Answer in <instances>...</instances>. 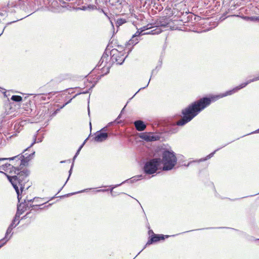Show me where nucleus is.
Here are the masks:
<instances>
[{"instance_id": "23", "label": "nucleus", "mask_w": 259, "mask_h": 259, "mask_svg": "<svg viewBox=\"0 0 259 259\" xmlns=\"http://www.w3.org/2000/svg\"><path fill=\"white\" fill-rule=\"evenodd\" d=\"M71 100H70L69 101V102H67L66 103H65V105H64L62 108H63V107H64L66 105H67L68 103H69V102L71 101Z\"/></svg>"}, {"instance_id": "1", "label": "nucleus", "mask_w": 259, "mask_h": 259, "mask_svg": "<svg viewBox=\"0 0 259 259\" xmlns=\"http://www.w3.org/2000/svg\"><path fill=\"white\" fill-rule=\"evenodd\" d=\"M258 80L259 75L251 79L247 80L246 82L241 84L240 85L234 88L233 90L226 92L224 94H222L215 97H211L210 98H204L194 102L183 111V117L177 122V124L178 125L182 126L191 120L198 114L200 111L209 105L210 104L211 101H215L218 98L232 95L241 89L244 88L248 84Z\"/></svg>"}, {"instance_id": "18", "label": "nucleus", "mask_w": 259, "mask_h": 259, "mask_svg": "<svg viewBox=\"0 0 259 259\" xmlns=\"http://www.w3.org/2000/svg\"><path fill=\"white\" fill-rule=\"evenodd\" d=\"M34 141L31 144L30 146V147H31L34 143H36V136H34Z\"/></svg>"}, {"instance_id": "5", "label": "nucleus", "mask_w": 259, "mask_h": 259, "mask_svg": "<svg viewBox=\"0 0 259 259\" xmlns=\"http://www.w3.org/2000/svg\"><path fill=\"white\" fill-rule=\"evenodd\" d=\"M161 169L162 166L160 158H154L147 162L144 167L145 172L148 174H154L157 170Z\"/></svg>"}, {"instance_id": "22", "label": "nucleus", "mask_w": 259, "mask_h": 259, "mask_svg": "<svg viewBox=\"0 0 259 259\" xmlns=\"http://www.w3.org/2000/svg\"><path fill=\"white\" fill-rule=\"evenodd\" d=\"M72 166H73V164L72 165V166L69 170V176H70L71 174V171H72Z\"/></svg>"}, {"instance_id": "13", "label": "nucleus", "mask_w": 259, "mask_h": 259, "mask_svg": "<svg viewBox=\"0 0 259 259\" xmlns=\"http://www.w3.org/2000/svg\"><path fill=\"white\" fill-rule=\"evenodd\" d=\"M125 20L123 19H118L117 20L116 24L118 26H120L125 22Z\"/></svg>"}, {"instance_id": "8", "label": "nucleus", "mask_w": 259, "mask_h": 259, "mask_svg": "<svg viewBox=\"0 0 259 259\" xmlns=\"http://www.w3.org/2000/svg\"><path fill=\"white\" fill-rule=\"evenodd\" d=\"M140 137L147 141H155L157 139V137L152 133H142Z\"/></svg>"}, {"instance_id": "24", "label": "nucleus", "mask_w": 259, "mask_h": 259, "mask_svg": "<svg viewBox=\"0 0 259 259\" xmlns=\"http://www.w3.org/2000/svg\"><path fill=\"white\" fill-rule=\"evenodd\" d=\"M149 81H150V80H149ZM149 83V82H148V83H147V84H146V87H147V86H148V85Z\"/></svg>"}, {"instance_id": "11", "label": "nucleus", "mask_w": 259, "mask_h": 259, "mask_svg": "<svg viewBox=\"0 0 259 259\" xmlns=\"http://www.w3.org/2000/svg\"><path fill=\"white\" fill-rule=\"evenodd\" d=\"M11 99L16 102H20L22 101V98L20 96L14 95L11 97Z\"/></svg>"}, {"instance_id": "17", "label": "nucleus", "mask_w": 259, "mask_h": 259, "mask_svg": "<svg viewBox=\"0 0 259 259\" xmlns=\"http://www.w3.org/2000/svg\"><path fill=\"white\" fill-rule=\"evenodd\" d=\"M243 18L245 20H253L254 19V18L253 17H244Z\"/></svg>"}, {"instance_id": "14", "label": "nucleus", "mask_w": 259, "mask_h": 259, "mask_svg": "<svg viewBox=\"0 0 259 259\" xmlns=\"http://www.w3.org/2000/svg\"><path fill=\"white\" fill-rule=\"evenodd\" d=\"M87 141V139L84 141V142L83 143V144L80 146V147L79 148V149H78L75 155L74 156L73 159H74L77 156V155L79 154L80 150L81 149V148L83 147L84 144H85V142Z\"/></svg>"}, {"instance_id": "4", "label": "nucleus", "mask_w": 259, "mask_h": 259, "mask_svg": "<svg viewBox=\"0 0 259 259\" xmlns=\"http://www.w3.org/2000/svg\"><path fill=\"white\" fill-rule=\"evenodd\" d=\"M161 160L162 169L163 170L172 169L177 163V158L173 152L164 151L162 153Z\"/></svg>"}, {"instance_id": "19", "label": "nucleus", "mask_w": 259, "mask_h": 259, "mask_svg": "<svg viewBox=\"0 0 259 259\" xmlns=\"http://www.w3.org/2000/svg\"><path fill=\"white\" fill-rule=\"evenodd\" d=\"M90 8H91V9H93V10H95V9H97L96 6H93H93H91L90 7Z\"/></svg>"}, {"instance_id": "16", "label": "nucleus", "mask_w": 259, "mask_h": 259, "mask_svg": "<svg viewBox=\"0 0 259 259\" xmlns=\"http://www.w3.org/2000/svg\"><path fill=\"white\" fill-rule=\"evenodd\" d=\"M8 241V239L6 240L5 241L0 242V248L2 247L4 244L6 243V242Z\"/></svg>"}, {"instance_id": "15", "label": "nucleus", "mask_w": 259, "mask_h": 259, "mask_svg": "<svg viewBox=\"0 0 259 259\" xmlns=\"http://www.w3.org/2000/svg\"><path fill=\"white\" fill-rule=\"evenodd\" d=\"M215 152V151H214L213 152L210 153L209 155H208L207 156V157L205 159H203V160H206L207 159L210 158V157H211L213 155V154H214Z\"/></svg>"}, {"instance_id": "2", "label": "nucleus", "mask_w": 259, "mask_h": 259, "mask_svg": "<svg viewBox=\"0 0 259 259\" xmlns=\"http://www.w3.org/2000/svg\"><path fill=\"white\" fill-rule=\"evenodd\" d=\"M0 169H3L7 171L10 170V173L12 174L13 171H14V174H16V175L12 176H8V178L17 192L18 199L19 201H20V198L19 186H20L21 191L22 192L24 188V184L27 181V177L29 175L28 170L25 169L19 171V169L9 163H6L1 166Z\"/></svg>"}, {"instance_id": "3", "label": "nucleus", "mask_w": 259, "mask_h": 259, "mask_svg": "<svg viewBox=\"0 0 259 259\" xmlns=\"http://www.w3.org/2000/svg\"><path fill=\"white\" fill-rule=\"evenodd\" d=\"M169 24L168 20L164 18H160L155 23V26H152L151 24L144 26L138 30L136 33L133 35L132 38L129 40L128 44L130 45H135L138 42L137 37L140 35L144 34H158L160 33L163 29L167 27Z\"/></svg>"}, {"instance_id": "7", "label": "nucleus", "mask_w": 259, "mask_h": 259, "mask_svg": "<svg viewBox=\"0 0 259 259\" xmlns=\"http://www.w3.org/2000/svg\"><path fill=\"white\" fill-rule=\"evenodd\" d=\"M108 136L107 133H102L101 131H98L95 134L94 140L97 142H102L105 141L107 139Z\"/></svg>"}, {"instance_id": "9", "label": "nucleus", "mask_w": 259, "mask_h": 259, "mask_svg": "<svg viewBox=\"0 0 259 259\" xmlns=\"http://www.w3.org/2000/svg\"><path fill=\"white\" fill-rule=\"evenodd\" d=\"M134 124H135V126L136 128V129L138 131H144L146 127V125L144 124V123L141 121V120H137V121H136L135 122H134Z\"/></svg>"}, {"instance_id": "12", "label": "nucleus", "mask_w": 259, "mask_h": 259, "mask_svg": "<svg viewBox=\"0 0 259 259\" xmlns=\"http://www.w3.org/2000/svg\"><path fill=\"white\" fill-rule=\"evenodd\" d=\"M21 158H22V156L20 157V158H19V157H18V156H15L14 157L10 158H0V160H6V159L13 160L16 158H18L20 160V165H21L22 163V160L21 159Z\"/></svg>"}, {"instance_id": "20", "label": "nucleus", "mask_w": 259, "mask_h": 259, "mask_svg": "<svg viewBox=\"0 0 259 259\" xmlns=\"http://www.w3.org/2000/svg\"><path fill=\"white\" fill-rule=\"evenodd\" d=\"M106 190H102V189H99V190H97L96 191L97 192H104Z\"/></svg>"}, {"instance_id": "21", "label": "nucleus", "mask_w": 259, "mask_h": 259, "mask_svg": "<svg viewBox=\"0 0 259 259\" xmlns=\"http://www.w3.org/2000/svg\"><path fill=\"white\" fill-rule=\"evenodd\" d=\"M124 60H123L121 62L118 61L117 60H116L117 64H121L122 62H123Z\"/></svg>"}, {"instance_id": "10", "label": "nucleus", "mask_w": 259, "mask_h": 259, "mask_svg": "<svg viewBox=\"0 0 259 259\" xmlns=\"http://www.w3.org/2000/svg\"><path fill=\"white\" fill-rule=\"evenodd\" d=\"M161 239H164L163 236L154 235L148 241L147 244H150L153 242H157Z\"/></svg>"}, {"instance_id": "25", "label": "nucleus", "mask_w": 259, "mask_h": 259, "mask_svg": "<svg viewBox=\"0 0 259 259\" xmlns=\"http://www.w3.org/2000/svg\"><path fill=\"white\" fill-rule=\"evenodd\" d=\"M34 154V152L32 153V156H33Z\"/></svg>"}, {"instance_id": "6", "label": "nucleus", "mask_w": 259, "mask_h": 259, "mask_svg": "<svg viewBox=\"0 0 259 259\" xmlns=\"http://www.w3.org/2000/svg\"><path fill=\"white\" fill-rule=\"evenodd\" d=\"M20 205L18 206L17 212L16 214L15 217L12 223L10 225V226L8 228L5 238L4 239H2L1 240H0V242H3V241L4 242L6 240H7V239H8V240H9V239L10 238V237L9 238H8V236L10 233H11L13 228H14L16 226V225L15 226H14V224L16 221H18L20 215L22 213V211H20Z\"/></svg>"}]
</instances>
